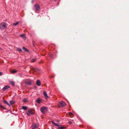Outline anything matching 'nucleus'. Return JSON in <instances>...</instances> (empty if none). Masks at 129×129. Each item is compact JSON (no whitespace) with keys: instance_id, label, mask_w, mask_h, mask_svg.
Returning a JSON list of instances; mask_svg holds the SVG:
<instances>
[{"instance_id":"412c9836","label":"nucleus","mask_w":129,"mask_h":129,"mask_svg":"<svg viewBox=\"0 0 129 129\" xmlns=\"http://www.w3.org/2000/svg\"><path fill=\"white\" fill-rule=\"evenodd\" d=\"M20 36L22 37H25V36L24 34H21L20 35Z\"/></svg>"},{"instance_id":"ddd939ff","label":"nucleus","mask_w":129,"mask_h":129,"mask_svg":"<svg viewBox=\"0 0 129 129\" xmlns=\"http://www.w3.org/2000/svg\"><path fill=\"white\" fill-rule=\"evenodd\" d=\"M22 49H23V50L25 52H28V50L27 49H26V48H25L24 47H23Z\"/></svg>"},{"instance_id":"dca6fc26","label":"nucleus","mask_w":129,"mask_h":129,"mask_svg":"<svg viewBox=\"0 0 129 129\" xmlns=\"http://www.w3.org/2000/svg\"><path fill=\"white\" fill-rule=\"evenodd\" d=\"M22 109L24 110H26L27 109V107L26 106H22Z\"/></svg>"},{"instance_id":"423d86ee","label":"nucleus","mask_w":129,"mask_h":129,"mask_svg":"<svg viewBox=\"0 0 129 129\" xmlns=\"http://www.w3.org/2000/svg\"><path fill=\"white\" fill-rule=\"evenodd\" d=\"M38 125L36 124L35 123L33 124L32 126V129H35L38 127Z\"/></svg>"},{"instance_id":"9d476101","label":"nucleus","mask_w":129,"mask_h":129,"mask_svg":"<svg viewBox=\"0 0 129 129\" xmlns=\"http://www.w3.org/2000/svg\"><path fill=\"white\" fill-rule=\"evenodd\" d=\"M57 128L59 129H64L65 128V127L63 126H61L60 125H59L57 126Z\"/></svg>"},{"instance_id":"7c9ffc66","label":"nucleus","mask_w":129,"mask_h":129,"mask_svg":"<svg viewBox=\"0 0 129 129\" xmlns=\"http://www.w3.org/2000/svg\"><path fill=\"white\" fill-rule=\"evenodd\" d=\"M59 121V120H57V122H58Z\"/></svg>"},{"instance_id":"5701e85b","label":"nucleus","mask_w":129,"mask_h":129,"mask_svg":"<svg viewBox=\"0 0 129 129\" xmlns=\"http://www.w3.org/2000/svg\"><path fill=\"white\" fill-rule=\"evenodd\" d=\"M23 101L24 102H26V99H23Z\"/></svg>"},{"instance_id":"4be33fe9","label":"nucleus","mask_w":129,"mask_h":129,"mask_svg":"<svg viewBox=\"0 0 129 129\" xmlns=\"http://www.w3.org/2000/svg\"><path fill=\"white\" fill-rule=\"evenodd\" d=\"M26 83L27 84H31V82H27Z\"/></svg>"},{"instance_id":"cd10ccee","label":"nucleus","mask_w":129,"mask_h":129,"mask_svg":"<svg viewBox=\"0 0 129 129\" xmlns=\"http://www.w3.org/2000/svg\"><path fill=\"white\" fill-rule=\"evenodd\" d=\"M34 1L33 0L31 1V2L32 3H34Z\"/></svg>"},{"instance_id":"f257e3e1","label":"nucleus","mask_w":129,"mask_h":129,"mask_svg":"<svg viewBox=\"0 0 129 129\" xmlns=\"http://www.w3.org/2000/svg\"><path fill=\"white\" fill-rule=\"evenodd\" d=\"M7 28L6 24L4 23H2L0 24V29L3 30L6 29Z\"/></svg>"},{"instance_id":"f8f14e48","label":"nucleus","mask_w":129,"mask_h":129,"mask_svg":"<svg viewBox=\"0 0 129 129\" xmlns=\"http://www.w3.org/2000/svg\"><path fill=\"white\" fill-rule=\"evenodd\" d=\"M16 49L19 52H22V50L21 48H17Z\"/></svg>"},{"instance_id":"6e6552de","label":"nucleus","mask_w":129,"mask_h":129,"mask_svg":"<svg viewBox=\"0 0 129 129\" xmlns=\"http://www.w3.org/2000/svg\"><path fill=\"white\" fill-rule=\"evenodd\" d=\"M10 88V87L9 86H6L3 88V91H5V90L8 89Z\"/></svg>"},{"instance_id":"6ab92c4d","label":"nucleus","mask_w":129,"mask_h":129,"mask_svg":"<svg viewBox=\"0 0 129 129\" xmlns=\"http://www.w3.org/2000/svg\"><path fill=\"white\" fill-rule=\"evenodd\" d=\"M36 59L35 58L32 59L31 60V62H34L36 61Z\"/></svg>"},{"instance_id":"0eeeda50","label":"nucleus","mask_w":129,"mask_h":129,"mask_svg":"<svg viewBox=\"0 0 129 129\" xmlns=\"http://www.w3.org/2000/svg\"><path fill=\"white\" fill-rule=\"evenodd\" d=\"M43 95L45 97V98L46 99H47L48 98V97L47 95L46 92V91H44L43 92Z\"/></svg>"},{"instance_id":"c756f323","label":"nucleus","mask_w":129,"mask_h":129,"mask_svg":"<svg viewBox=\"0 0 129 129\" xmlns=\"http://www.w3.org/2000/svg\"><path fill=\"white\" fill-rule=\"evenodd\" d=\"M20 75V77H22V76H21V75Z\"/></svg>"},{"instance_id":"1a4fd4ad","label":"nucleus","mask_w":129,"mask_h":129,"mask_svg":"<svg viewBox=\"0 0 129 129\" xmlns=\"http://www.w3.org/2000/svg\"><path fill=\"white\" fill-rule=\"evenodd\" d=\"M36 84L38 86H40L41 85V82L39 80H38L36 82Z\"/></svg>"},{"instance_id":"4468645a","label":"nucleus","mask_w":129,"mask_h":129,"mask_svg":"<svg viewBox=\"0 0 129 129\" xmlns=\"http://www.w3.org/2000/svg\"><path fill=\"white\" fill-rule=\"evenodd\" d=\"M10 103L11 105H12L15 103V102L13 101H10Z\"/></svg>"},{"instance_id":"9b49d317","label":"nucleus","mask_w":129,"mask_h":129,"mask_svg":"<svg viewBox=\"0 0 129 129\" xmlns=\"http://www.w3.org/2000/svg\"><path fill=\"white\" fill-rule=\"evenodd\" d=\"M36 102L38 103H40L41 102V99L40 98H38L36 100Z\"/></svg>"},{"instance_id":"7ed1b4c3","label":"nucleus","mask_w":129,"mask_h":129,"mask_svg":"<svg viewBox=\"0 0 129 129\" xmlns=\"http://www.w3.org/2000/svg\"><path fill=\"white\" fill-rule=\"evenodd\" d=\"M40 110L42 112L44 113L46 112L47 108L44 107H42L40 108Z\"/></svg>"},{"instance_id":"2eb2a0df","label":"nucleus","mask_w":129,"mask_h":129,"mask_svg":"<svg viewBox=\"0 0 129 129\" xmlns=\"http://www.w3.org/2000/svg\"><path fill=\"white\" fill-rule=\"evenodd\" d=\"M52 123L54 125H55V126H58L59 125L58 124V123H54L53 121H52Z\"/></svg>"},{"instance_id":"c85d7f7f","label":"nucleus","mask_w":129,"mask_h":129,"mask_svg":"<svg viewBox=\"0 0 129 129\" xmlns=\"http://www.w3.org/2000/svg\"><path fill=\"white\" fill-rule=\"evenodd\" d=\"M2 49L0 47V50H2Z\"/></svg>"},{"instance_id":"f3484780","label":"nucleus","mask_w":129,"mask_h":129,"mask_svg":"<svg viewBox=\"0 0 129 129\" xmlns=\"http://www.w3.org/2000/svg\"><path fill=\"white\" fill-rule=\"evenodd\" d=\"M19 23V22H17L16 23H13V25H14L15 26L17 25Z\"/></svg>"},{"instance_id":"a878e982","label":"nucleus","mask_w":129,"mask_h":129,"mask_svg":"<svg viewBox=\"0 0 129 129\" xmlns=\"http://www.w3.org/2000/svg\"><path fill=\"white\" fill-rule=\"evenodd\" d=\"M2 72H0V76H1L2 75Z\"/></svg>"},{"instance_id":"39448f33","label":"nucleus","mask_w":129,"mask_h":129,"mask_svg":"<svg viewBox=\"0 0 129 129\" xmlns=\"http://www.w3.org/2000/svg\"><path fill=\"white\" fill-rule=\"evenodd\" d=\"M27 115H28L29 116H30L31 114H33L34 113H32V111L31 110H29L26 113Z\"/></svg>"},{"instance_id":"393cba45","label":"nucleus","mask_w":129,"mask_h":129,"mask_svg":"<svg viewBox=\"0 0 129 129\" xmlns=\"http://www.w3.org/2000/svg\"><path fill=\"white\" fill-rule=\"evenodd\" d=\"M11 83L13 85H14V82H12Z\"/></svg>"},{"instance_id":"f03ea898","label":"nucleus","mask_w":129,"mask_h":129,"mask_svg":"<svg viewBox=\"0 0 129 129\" xmlns=\"http://www.w3.org/2000/svg\"><path fill=\"white\" fill-rule=\"evenodd\" d=\"M58 105L59 107H63L65 106L66 105V104L64 102L61 101L59 103Z\"/></svg>"},{"instance_id":"a211bd4d","label":"nucleus","mask_w":129,"mask_h":129,"mask_svg":"<svg viewBox=\"0 0 129 129\" xmlns=\"http://www.w3.org/2000/svg\"><path fill=\"white\" fill-rule=\"evenodd\" d=\"M4 103L10 106L9 104L7 102L6 100H4Z\"/></svg>"},{"instance_id":"bb28decb","label":"nucleus","mask_w":129,"mask_h":129,"mask_svg":"<svg viewBox=\"0 0 129 129\" xmlns=\"http://www.w3.org/2000/svg\"><path fill=\"white\" fill-rule=\"evenodd\" d=\"M69 113L70 115H72L73 114L71 112H69Z\"/></svg>"},{"instance_id":"aec40b11","label":"nucleus","mask_w":129,"mask_h":129,"mask_svg":"<svg viewBox=\"0 0 129 129\" xmlns=\"http://www.w3.org/2000/svg\"><path fill=\"white\" fill-rule=\"evenodd\" d=\"M16 72H17V71H16L15 70H14L12 71V74L15 73Z\"/></svg>"},{"instance_id":"b1692460","label":"nucleus","mask_w":129,"mask_h":129,"mask_svg":"<svg viewBox=\"0 0 129 129\" xmlns=\"http://www.w3.org/2000/svg\"><path fill=\"white\" fill-rule=\"evenodd\" d=\"M68 123L70 124H71L72 123V122L71 121H69L68 122Z\"/></svg>"},{"instance_id":"20e7f679","label":"nucleus","mask_w":129,"mask_h":129,"mask_svg":"<svg viewBox=\"0 0 129 129\" xmlns=\"http://www.w3.org/2000/svg\"><path fill=\"white\" fill-rule=\"evenodd\" d=\"M34 9L36 11H39L40 9L39 5L38 4H36L34 6Z\"/></svg>"}]
</instances>
